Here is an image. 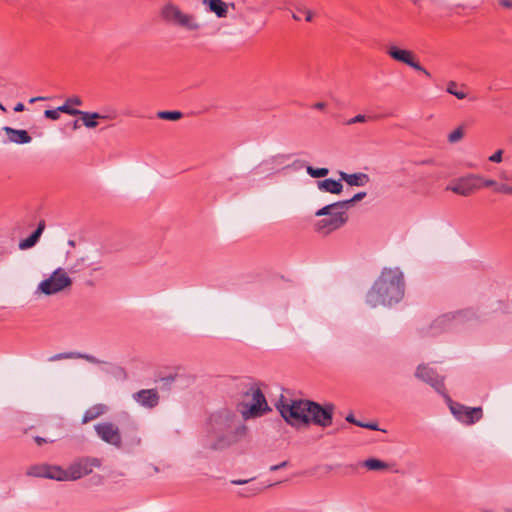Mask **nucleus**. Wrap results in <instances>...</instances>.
<instances>
[{"label":"nucleus","instance_id":"1","mask_svg":"<svg viewBox=\"0 0 512 512\" xmlns=\"http://www.w3.org/2000/svg\"><path fill=\"white\" fill-rule=\"evenodd\" d=\"M404 294L402 272L395 268H385L367 293L366 302L371 307L392 305L400 301Z\"/></svg>","mask_w":512,"mask_h":512},{"label":"nucleus","instance_id":"2","mask_svg":"<svg viewBox=\"0 0 512 512\" xmlns=\"http://www.w3.org/2000/svg\"><path fill=\"white\" fill-rule=\"evenodd\" d=\"M159 15L163 21L187 31H198L202 27L196 15L185 12L173 0H167L163 3Z\"/></svg>","mask_w":512,"mask_h":512},{"label":"nucleus","instance_id":"3","mask_svg":"<svg viewBox=\"0 0 512 512\" xmlns=\"http://www.w3.org/2000/svg\"><path fill=\"white\" fill-rule=\"evenodd\" d=\"M237 407L245 420L261 417L271 411L263 392L257 386H251L243 394V399Z\"/></svg>","mask_w":512,"mask_h":512},{"label":"nucleus","instance_id":"4","mask_svg":"<svg viewBox=\"0 0 512 512\" xmlns=\"http://www.w3.org/2000/svg\"><path fill=\"white\" fill-rule=\"evenodd\" d=\"M308 400L283 401L281 400L277 408L281 416L291 425L307 424V413L310 409Z\"/></svg>","mask_w":512,"mask_h":512},{"label":"nucleus","instance_id":"5","mask_svg":"<svg viewBox=\"0 0 512 512\" xmlns=\"http://www.w3.org/2000/svg\"><path fill=\"white\" fill-rule=\"evenodd\" d=\"M315 215L325 216L315 223V230L325 235L341 228L348 220L346 210L342 206L330 208L326 210V213H321V209H319Z\"/></svg>","mask_w":512,"mask_h":512},{"label":"nucleus","instance_id":"6","mask_svg":"<svg viewBox=\"0 0 512 512\" xmlns=\"http://www.w3.org/2000/svg\"><path fill=\"white\" fill-rule=\"evenodd\" d=\"M101 466V460L95 457H83L74 461L67 469H64V481H75Z\"/></svg>","mask_w":512,"mask_h":512},{"label":"nucleus","instance_id":"7","mask_svg":"<svg viewBox=\"0 0 512 512\" xmlns=\"http://www.w3.org/2000/svg\"><path fill=\"white\" fill-rule=\"evenodd\" d=\"M72 285V279L68 276L67 272L62 268H57L49 278L43 280L38 290L45 295H53L63 291Z\"/></svg>","mask_w":512,"mask_h":512},{"label":"nucleus","instance_id":"8","mask_svg":"<svg viewBox=\"0 0 512 512\" xmlns=\"http://www.w3.org/2000/svg\"><path fill=\"white\" fill-rule=\"evenodd\" d=\"M482 177L476 174H468L466 176L457 178L453 180L448 186L447 190L463 196L467 197L471 195L474 191L481 188L480 181Z\"/></svg>","mask_w":512,"mask_h":512},{"label":"nucleus","instance_id":"9","mask_svg":"<svg viewBox=\"0 0 512 512\" xmlns=\"http://www.w3.org/2000/svg\"><path fill=\"white\" fill-rule=\"evenodd\" d=\"M97 436L105 443L116 448L122 446V435L119 427L113 422H100L94 426Z\"/></svg>","mask_w":512,"mask_h":512},{"label":"nucleus","instance_id":"10","mask_svg":"<svg viewBox=\"0 0 512 512\" xmlns=\"http://www.w3.org/2000/svg\"><path fill=\"white\" fill-rule=\"evenodd\" d=\"M387 54L395 61L404 63L416 71L422 72L425 76L431 77V74L418 61L415 60V55L412 51L401 49L396 45H390L387 48Z\"/></svg>","mask_w":512,"mask_h":512},{"label":"nucleus","instance_id":"11","mask_svg":"<svg viewBox=\"0 0 512 512\" xmlns=\"http://www.w3.org/2000/svg\"><path fill=\"white\" fill-rule=\"evenodd\" d=\"M333 407L327 405L322 407L321 405L310 402V409L307 413V424L313 422L322 427H328L332 424Z\"/></svg>","mask_w":512,"mask_h":512},{"label":"nucleus","instance_id":"12","mask_svg":"<svg viewBox=\"0 0 512 512\" xmlns=\"http://www.w3.org/2000/svg\"><path fill=\"white\" fill-rule=\"evenodd\" d=\"M415 376L431 385L438 393L442 394L451 402L449 397L445 394V386L443 383V378H441L432 368L427 365H419L417 367Z\"/></svg>","mask_w":512,"mask_h":512},{"label":"nucleus","instance_id":"13","mask_svg":"<svg viewBox=\"0 0 512 512\" xmlns=\"http://www.w3.org/2000/svg\"><path fill=\"white\" fill-rule=\"evenodd\" d=\"M27 474L34 477L64 481V469L58 465L37 464L28 468Z\"/></svg>","mask_w":512,"mask_h":512},{"label":"nucleus","instance_id":"14","mask_svg":"<svg viewBox=\"0 0 512 512\" xmlns=\"http://www.w3.org/2000/svg\"><path fill=\"white\" fill-rule=\"evenodd\" d=\"M453 415L465 424H473L482 417L481 408H469L458 403H450Z\"/></svg>","mask_w":512,"mask_h":512},{"label":"nucleus","instance_id":"15","mask_svg":"<svg viewBox=\"0 0 512 512\" xmlns=\"http://www.w3.org/2000/svg\"><path fill=\"white\" fill-rule=\"evenodd\" d=\"M133 399L143 407L154 408L159 403V394L156 389H143L133 394Z\"/></svg>","mask_w":512,"mask_h":512},{"label":"nucleus","instance_id":"16","mask_svg":"<svg viewBox=\"0 0 512 512\" xmlns=\"http://www.w3.org/2000/svg\"><path fill=\"white\" fill-rule=\"evenodd\" d=\"M340 179L345 181L350 186H365L369 182V176L365 173L358 172L348 174L346 172H339Z\"/></svg>","mask_w":512,"mask_h":512},{"label":"nucleus","instance_id":"17","mask_svg":"<svg viewBox=\"0 0 512 512\" xmlns=\"http://www.w3.org/2000/svg\"><path fill=\"white\" fill-rule=\"evenodd\" d=\"M3 131L7 134L9 140L16 144H26L31 142L32 138L26 130H18L8 126L3 127Z\"/></svg>","mask_w":512,"mask_h":512},{"label":"nucleus","instance_id":"18","mask_svg":"<svg viewBox=\"0 0 512 512\" xmlns=\"http://www.w3.org/2000/svg\"><path fill=\"white\" fill-rule=\"evenodd\" d=\"M317 188L322 192L340 194L343 190V185L340 181L329 178L318 181Z\"/></svg>","mask_w":512,"mask_h":512},{"label":"nucleus","instance_id":"19","mask_svg":"<svg viewBox=\"0 0 512 512\" xmlns=\"http://www.w3.org/2000/svg\"><path fill=\"white\" fill-rule=\"evenodd\" d=\"M82 104L83 101L79 96H72L67 98L62 106H59V110H61L62 113L76 116L81 113V110H78L75 107L81 106Z\"/></svg>","mask_w":512,"mask_h":512},{"label":"nucleus","instance_id":"20","mask_svg":"<svg viewBox=\"0 0 512 512\" xmlns=\"http://www.w3.org/2000/svg\"><path fill=\"white\" fill-rule=\"evenodd\" d=\"M45 229V222L40 221L37 229L26 239H23L19 242V248L21 250H26L33 247L39 240L41 234Z\"/></svg>","mask_w":512,"mask_h":512},{"label":"nucleus","instance_id":"21","mask_svg":"<svg viewBox=\"0 0 512 512\" xmlns=\"http://www.w3.org/2000/svg\"><path fill=\"white\" fill-rule=\"evenodd\" d=\"M79 116L81 117L83 125L90 129L97 127L98 119H111L112 118L108 115H103V114H100L97 112H85V111H81Z\"/></svg>","mask_w":512,"mask_h":512},{"label":"nucleus","instance_id":"22","mask_svg":"<svg viewBox=\"0 0 512 512\" xmlns=\"http://www.w3.org/2000/svg\"><path fill=\"white\" fill-rule=\"evenodd\" d=\"M107 411V406L104 404H96L89 409H87L83 415L82 423L86 424L90 421L97 419L98 417L105 414Z\"/></svg>","mask_w":512,"mask_h":512},{"label":"nucleus","instance_id":"23","mask_svg":"<svg viewBox=\"0 0 512 512\" xmlns=\"http://www.w3.org/2000/svg\"><path fill=\"white\" fill-rule=\"evenodd\" d=\"M274 484L269 483L267 485H261L253 483L238 491V496L242 498H249L262 493L266 488L273 486Z\"/></svg>","mask_w":512,"mask_h":512},{"label":"nucleus","instance_id":"24","mask_svg":"<svg viewBox=\"0 0 512 512\" xmlns=\"http://www.w3.org/2000/svg\"><path fill=\"white\" fill-rule=\"evenodd\" d=\"M365 196H366V192L356 193L351 199L335 202L333 204H329V205H326V206L322 207L321 208V213H326V210H328L330 208H333V207H337V206H342V208H344L347 211V209L353 203L362 200Z\"/></svg>","mask_w":512,"mask_h":512},{"label":"nucleus","instance_id":"25","mask_svg":"<svg viewBox=\"0 0 512 512\" xmlns=\"http://www.w3.org/2000/svg\"><path fill=\"white\" fill-rule=\"evenodd\" d=\"M362 466L371 471L388 470L390 465L376 458H369L362 462Z\"/></svg>","mask_w":512,"mask_h":512},{"label":"nucleus","instance_id":"26","mask_svg":"<svg viewBox=\"0 0 512 512\" xmlns=\"http://www.w3.org/2000/svg\"><path fill=\"white\" fill-rule=\"evenodd\" d=\"M446 91L455 96L457 99L462 100L467 97V93L464 90L463 85H459L455 81H449L447 83Z\"/></svg>","mask_w":512,"mask_h":512},{"label":"nucleus","instance_id":"27","mask_svg":"<svg viewBox=\"0 0 512 512\" xmlns=\"http://www.w3.org/2000/svg\"><path fill=\"white\" fill-rule=\"evenodd\" d=\"M313 12L307 8H297L296 13L292 15L293 19L299 21L304 17L307 22H311L313 20Z\"/></svg>","mask_w":512,"mask_h":512},{"label":"nucleus","instance_id":"28","mask_svg":"<svg viewBox=\"0 0 512 512\" xmlns=\"http://www.w3.org/2000/svg\"><path fill=\"white\" fill-rule=\"evenodd\" d=\"M157 117L163 120L176 121L182 117V113L179 111H160L157 113Z\"/></svg>","mask_w":512,"mask_h":512},{"label":"nucleus","instance_id":"29","mask_svg":"<svg viewBox=\"0 0 512 512\" xmlns=\"http://www.w3.org/2000/svg\"><path fill=\"white\" fill-rule=\"evenodd\" d=\"M306 172L313 178H321L328 175L329 170L327 168H314L312 166H307Z\"/></svg>","mask_w":512,"mask_h":512},{"label":"nucleus","instance_id":"30","mask_svg":"<svg viewBox=\"0 0 512 512\" xmlns=\"http://www.w3.org/2000/svg\"><path fill=\"white\" fill-rule=\"evenodd\" d=\"M463 137H464V128H463V126H458L457 128H455L453 131H451L448 134L447 138L450 143H456V142L460 141Z\"/></svg>","mask_w":512,"mask_h":512},{"label":"nucleus","instance_id":"31","mask_svg":"<svg viewBox=\"0 0 512 512\" xmlns=\"http://www.w3.org/2000/svg\"><path fill=\"white\" fill-rule=\"evenodd\" d=\"M77 356V352H64L58 353L49 358V361H58L63 359H74Z\"/></svg>","mask_w":512,"mask_h":512},{"label":"nucleus","instance_id":"32","mask_svg":"<svg viewBox=\"0 0 512 512\" xmlns=\"http://www.w3.org/2000/svg\"><path fill=\"white\" fill-rule=\"evenodd\" d=\"M370 119H372V117L366 116V115H363V114H358L355 117L349 119L346 122V125H353V124H356V123H364V122H366V121H368Z\"/></svg>","mask_w":512,"mask_h":512},{"label":"nucleus","instance_id":"33","mask_svg":"<svg viewBox=\"0 0 512 512\" xmlns=\"http://www.w3.org/2000/svg\"><path fill=\"white\" fill-rule=\"evenodd\" d=\"M60 112H61V110H59V107H58L57 109L45 110L44 115L48 119L57 120L60 117Z\"/></svg>","mask_w":512,"mask_h":512},{"label":"nucleus","instance_id":"34","mask_svg":"<svg viewBox=\"0 0 512 512\" xmlns=\"http://www.w3.org/2000/svg\"><path fill=\"white\" fill-rule=\"evenodd\" d=\"M76 358L85 359L86 361H88L89 363H92V364H100L101 363V361L99 359H97L96 357L89 355V354H82V353L77 352Z\"/></svg>","mask_w":512,"mask_h":512},{"label":"nucleus","instance_id":"35","mask_svg":"<svg viewBox=\"0 0 512 512\" xmlns=\"http://www.w3.org/2000/svg\"><path fill=\"white\" fill-rule=\"evenodd\" d=\"M497 193L512 195V186L501 184L496 188Z\"/></svg>","mask_w":512,"mask_h":512},{"label":"nucleus","instance_id":"36","mask_svg":"<svg viewBox=\"0 0 512 512\" xmlns=\"http://www.w3.org/2000/svg\"><path fill=\"white\" fill-rule=\"evenodd\" d=\"M480 184H481V188L482 187H494V188H497V186H499L500 184H497V182L493 179H484L482 178V180L480 181ZM496 191V189H494Z\"/></svg>","mask_w":512,"mask_h":512},{"label":"nucleus","instance_id":"37","mask_svg":"<svg viewBox=\"0 0 512 512\" xmlns=\"http://www.w3.org/2000/svg\"><path fill=\"white\" fill-rule=\"evenodd\" d=\"M503 150L499 149L489 157V161L494 163L502 162Z\"/></svg>","mask_w":512,"mask_h":512},{"label":"nucleus","instance_id":"38","mask_svg":"<svg viewBox=\"0 0 512 512\" xmlns=\"http://www.w3.org/2000/svg\"><path fill=\"white\" fill-rule=\"evenodd\" d=\"M222 418H225V420L228 422L227 426L230 428L231 427V422H232V417L230 416L229 413H225L224 415L220 414L218 416L215 417V422L218 423L222 420Z\"/></svg>","mask_w":512,"mask_h":512},{"label":"nucleus","instance_id":"39","mask_svg":"<svg viewBox=\"0 0 512 512\" xmlns=\"http://www.w3.org/2000/svg\"><path fill=\"white\" fill-rule=\"evenodd\" d=\"M253 479H233L230 481L233 485H246L249 484Z\"/></svg>","mask_w":512,"mask_h":512},{"label":"nucleus","instance_id":"40","mask_svg":"<svg viewBox=\"0 0 512 512\" xmlns=\"http://www.w3.org/2000/svg\"><path fill=\"white\" fill-rule=\"evenodd\" d=\"M498 2L502 7L512 9V0H498Z\"/></svg>","mask_w":512,"mask_h":512},{"label":"nucleus","instance_id":"41","mask_svg":"<svg viewBox=\"0 0 512 512\" xmlns=\"http://www.w3.org/2000/svg\"><path fill=\"white\" fill-rule=\"evenodd\" d=\"M357 426H360V427H365V428H368V429H371V430H377V425L376 424H363V423H356Z\"/></svg>","mask_w":512,"mask_h":512},{"label":"nucleus","instance_id":"42","mask_svg":"<svg viewBox=\"0 0 512 512\" xmlns=\"http://www.w3.org/2000/svg\"><path fill=\"white\" fill-rule=\"evenodd\" d=\"M53 441H54V440H50V441H48L47 439L42 438V437H39V436L35 437V442H36L39 446H40V445H42V444H44V443H47V442H53Z\"/></svg>","mask_w":512,"mask_h":512},{"label":"nucleus","instance_id":"43","mask_svg":"<svg viewBox=\"0 0 512 512\" xmlns=\"http://www.w3.org/2000/svg\"><path fill=\"white\" fill-rule=\"evenodd\" d=\"M286 465H287V462H286V461H284V462H282V463H280V464H277V465H273V466H271V467H270V470H271V471H276V470H279V469H281V468L285 467Z\"/></svg>","mask_w":512,"mask_h":512},{"label":"nucleus","instance_id":"44","mask_svg":"<svg viewBox=\"0 0 512 512\" xmlns=\"http://www.w3.org/2000/svg\"><path fill=\"white\" fill-rule=\"evenodd\" d=\"M325 107H326V104L324 102H317V103L313 104V108L317 109V110H323V109H325Z\"/></svg>","mask_w":512,"mask_h":512},{"label":"nucleus","instance_id":"45","mask_svg":"<svg viewBox=\"0 0 512 512\" xmlns=\"http://www.w3.org/2000/svg\"><path fill=\"white\" fill-rule=\"evenodd\" d=\"M24 109H25V106H24V104H23V103H21V102L17 103V104L15 105V107H14V111H15V112H22V111H24Z\"/></svg>","mask_w":512,"mask_h":512},{"label":"nucleus","instance_id":"46","mask_svg":"<svg viewBox=\"0 0 512 512\" xmlns=\"http://www.w3.org/2000/svg\"><path fill=\"white\" fill-rule=\"evenodd\" d=\"M346 420H347L348 422H350V423H354V424L358 423V422L354 419V417H353V415H352V414L348 415V416L346 417Z\"/></svg>","mask_w":512,"mask_h":512},{"label":"nucleus","instance_id":"47","mask_svg":"<svg viewBox=\"0 0 512 512\" xmlns=\"http://www.w3.org/2000/svg\"><path fill=\"white\" fill-rule=\"evenodd\" d=\"M44 99H45L44 97H34V98L30 99V103H34L36 101H41V100H44Z\"/></svg>","mask_w":512,"mask_h":512},{"label":"nucleus","instance_id":"48","mask_svg":"<svg viewBox=\"0 0 512 512\" xmlns=\"http://www.w3.org/2000/svg\"><path fill=\"white\" fill-rule=\"evenodd\" d=\"M78 127H79L78 121H75L74 124H73V128L77 129Z\"/></svg>","mask_w":512,"mask_h":512},{"label":"nucleus","instance_id":"49","mask_svg":"<svg viewBox=\"0 0 512 512\" xmlns=\"http://www.w3.org/2000/svg\"><path fill=\"white\" fill-rule=\"evenodd\" d=\"M282 158L281 156H277L271 159L272 162H276L278 159Z\"/></svg>","mask_w":512,"mask_h":512},{"label":"nucleus","instance_id":"50","mask_svg":"<svg viewBox=\"0 0 512 512\" xmlns=\"http://www.w3.org/2000/svg\"><path fill=\"white\" fill-rule=\"evenodd\" d=\"M0 110H2L3 112H6V108L0 103Z\"/></svg>","mask_w":512,"mask_h":512},{"label":"nucleus","instance_id":"51","mask_svg":"<svg viewBox=\"0 0 512 512\" xmlns=\"http://www.w3.org/2000/svg\"><path fill=\"white\" fill-rule=\"evenodd\" d=\"M413 3L417 4L420 0H411Z\"/></svg>","mask_w":512,"mask_h":512}]
</instances>
